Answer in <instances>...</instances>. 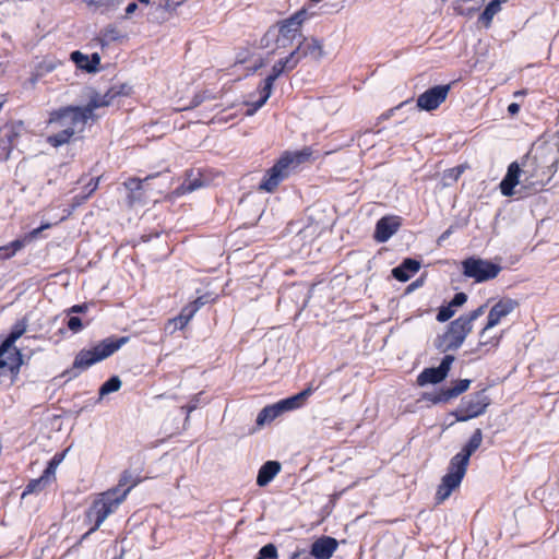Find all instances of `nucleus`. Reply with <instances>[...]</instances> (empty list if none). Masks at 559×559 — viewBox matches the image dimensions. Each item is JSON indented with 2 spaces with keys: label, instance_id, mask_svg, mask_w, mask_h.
Instances as JSON below:
<instances>
[{
  "label": "nucleus",
  "instance_id": "nucleus-1",
  "mask_svg": "<svg viewBox=\"0 0 559 559\" xmlns=\"http://www.w3.org/2000/svg\"><path fill=\"white\" fill-rule=\"evenodd\" d=\"M88 118L81 106L69 105L52 110L47 124L58 129L56 133L47 136V143L52 147L69 144L76 133H82Z\"/></svg>",
  "mask_w": 559,
  "mask_h": 559
},
{
  "label": "nucleus",
  "instance_id": "nucleus-2",
  "mask_svg": "<svg viewBox=\"0 0 559 559\" xmlns=\"http://www.w3.org/2000/svg\"><path fill=\"white\" fill-rule=\"evenodd\" d=\"M128 342L129 336H111L100 341L90 349L83 348L76 354L71 369L67 370L66 372L72 373L74 377H76L93 365L111 356Z\"/></svg>",
  "mask_w": 559,
  "mask_h": 559
},
{
  "label": "nucleus",
  "instance_id": "nucleus-3",
  "mask_svg": "<svg viewBox=\"0 0 559 559\" xmlns=\"http://www.w3.org/2000/svg\"><path fill=\"white\" fill-rule=\"evenodd\" d=\"M28 326L27 317L19 319L11 328L7 337L0 344V369L8 367L12 379H15L24 362L23 354L15 346L16 341L22 337Z\"/></svg>",
  "mask_w": 559,
  "mask_h": 559
},
{
  "label": "nucleus",
  "instance_id": "nucleus-4",
  "mask_svg": "<svg viewBox=\"0 0 559 559\" xmlns=\"http://www.w3.org/2000/svg\"><path fill=\"white\" fill-rule=\"evenodd\" d=\"M139 484V480H133L131 486L124 489L119 495V488H112L102 492L96 498L92 506L86 511V519L93 522L91 532H96L104 521L114 513L117 508L124 501L130 490Z\"/></svg>",
  "mask_w": 559,
  "mask_h": 559
},
{
  "label": "nucleus",
  "instance_id": "nucleus-5",
  "mask_svg": "<svg viewBox=\"0 0 559 559\" xmlns=\"http://www.w3.org/2000/svg\"><path fill=\"white\" fill-rule=\"evenodd\" d=\"M485 309L486 305H481L471 312L462 314L452 321L447 332L441 337L439 349L442 352L457 349L464 343L466 336L472 332L473 322L484 314Z\"/></svg>",
  "mask_w": 559,
  "mask_h": 559
},
{
  "label": "nucleus",
  "instance_id": "nucleus-6",
  "mask_svg": "<svg viewBox=\"0 0 559 559\" xmlns=\"http://www.w3.org/2000/svg\"><path fill=\"white\" fill-rule=\"evenodd\" d=\"M464 276L473 278L476 283H483L496 278L501 266L491 261L469 257L462 262Z\"/></svg>",
  "mask_w": 559,
  "mask_h": 559
},
{
  "label": "nucleus",
  "instance_id": "nucleus-7",
  "mask_svg": "<svg viewBox=\"0 0 559 559\" xmlns=\"http://www.w3.org/2000/svg\"><path fill=\"white\" fill-rule=\"evenodd\" d=\"M293 163L294 158L292 157L290 152H285L282 154L275 164L266 170L259 185V190L269 193L274 192L280 183L288 177L289 167L293 165Z\"/></svg>",
  "mask_w": 559,
  "mask_h": 559
},
{
  "label": "nucleus",
  "instance_id": "nucleus-8",
  "mask_svg": "<svg viewBox=\"0 0 559 559\" xmlns=\"http://www.w3.org/2000/svg\"><path fill=\"white\" fill-rule=\"evenodd\" d=\"M131 87L127 84H119L110 86L105 94H93L85 106H81L88 120L96 121L98 116L95 110L100 107L110 106L114 100L119 96L130 95Z\"/></svg>",
  "mask_w": 559,
  "mask_h": 559
},
{
  "label": "nucleus",
  "instance_id": "nucleus-9",
  "mask_svg": "<svg viewBox=\"0 0 559 559\" xmlns=\"http://www.w3.org/2000/svg\"><path fill=\"white\" fill-rule=\"evenodd\" d=\"M466 472L467 468L450 460L448 472L441 478V483L439 484L436 491L435 499L437 503H442L445 501L451 496V493L460 487Z\"/></svg>",
  "mask_w": 559,
  "mask_h": 559
},
{
  "label": "nucleus",
  "instance_id": "nucleus-10",
  "mask_svg": "<svg viewBox=\"0 0 559 559\" xmlns=\"http://www.w3.org/2000/svg\"><path fill=\"white\" fill-rule=\"evenodd\" d=\"M488 405L489 399L483 392H478L468 399L462 400L454 415L457 421H467L483 415Z\"/></svg>",
  "mask_w": 559,
  "mask_h": 559
},
{
  "label": "nucleus",
  "instance_id": "nucleus-11",
  "mask_svg": "<svg viewBox=\"0 0 559 559\" xmlns=\"http://www.w3.org/2000/svg\"><path fill=\"white\" fill-rule=\"evenodd\" d=\"M307 17L305 9L298 10L287 19L277 22L278 38L277 43L287 41L292 43L296 37L301 35L302 23Z\"/></svg>",
  "mask_w": 559,
  "mask_h": 559
},
{
  "label": "nucleus",
  "instance_id": "nucleus-12",
  "mask_svg": "<svg viewBox=\"0 0 559 559\" xmlns=\"http://www.w3.org/2000/svg\"><path fill=\"white\" fill-rule=\"evenodd\" d=\"M519 307V302L512 298L503 297L499 299L489 310L487 322L480 331V337L486 335V332L498 325L504 318L512 313Z\"/></svg>",
  "mask_w": 559,
  "mask_h": 559
},
{
  "label": "nucleus",
  "instance_id": "nucleus-13",
  "mask_svg": "<svg viewBox=\"0 0 559 559\" xmlns=\"http://www.w3.org/2000/svg\"><path fill=\"white\" fill-rule=\"evenodd\" d=\"M450 90V84L432 86L417 97L416 105L420 110H436L445 102Z\"/></svg>",
  "mask_w": 559,
  "mask_h": 559
},
{
  "label": "nucleus",
  "instance_id": "nucleus-14",
  "mask_svg": "<svg viewBox=\"0 0 559 559\" xmlns=\"http://www.w3.org/2000/svg\"><path fill=\"white\" fill-rule=\"evenodd\" d=\"M454 356L453 355H445L442 360H441V364L437 367V368H425L417 377V383L419 385H426V384H436V383H440L441 381H443L450 369H451V365L452 362L454 361Z\"/></svg>",
  "mask_w": 559,
  "mask_h": 559
},
{
  "label": "nucleus",
  "instance_id": "nucleus-15",
  "mask_svg": "<svg viewBox=\"0 0 559 559\" xmlns=\"http://www.w3.org/2000/svg\"><path fill=\"white\" fill-rule=\"evenodd\" d=\"M402 226V217L399 215H386L381 217L377 224L373 238L377 242L388 241Z\"/></svg>",
  "mask_w": 559,
  "mask_h": 559
},
{
  "label": "nucleus",
  "instance_id": "nucleus-16",
  "mask_svg": "<svg viewBox=\"0 0 559 559\" xmlns=\"http://www.w3.org/2000/svg\"><path fill=\"white\" fill-rule=\"evenodd\" d=\"M471 380L460 379L452 382L451 386L440 389L438 392L428 394L427 399L433 404L447 403L468 390Z\"/></svg>",
  "mask_w": 559,
  "mask_h": 559
},
{
  "label": "nucleus",
  "instance_id": "nucleus-17",
  "mask_svg": "<svg viewBox=\"0 0 559 559\" xmlns=\"http://www.w3.org/2000/svg\"><path fill=\"white\" fill-rule=\"evenodd\" d=\"M481 442L483 431L481 429L477 428L474 430V432L469 437L468 441L464 444L462 450L459 453H456L451 460L467 468L469 464V457L479 449Z\"/></svg>",
  "mask_w": 559,
  "mask_h": 559
},
{
  "label": "nucleus",
  "instance_id": "nucleus-18",
  "mask_svg": "<svg viewBox=\"0 0 559 559\" xmlns=\"http://www.w3.org/2000/svg\"><path fill=\"white\" fill-rule=\"evenodd\" d=\"M20 132L13 123L0 128V160H7L16 144Z\"/></svg>",
  "mask_w": 559,
  "mask_h": 559
},
{
  "label": "nucleus",
  "instance_id": "nucleus-19",
  "mask_svg": "<svg viewBox=\"0 0 559 559\" xmlns=\"http://www.w3.org/2000/svg\"><path fill=\"white\" fill-rule=\"evenodd\" d=\"M338 547V542L331 536L316 539L310 548V556L314 559H331Z\"/></svg>",
  "mask_w": 559,
  "mask_h": 559
},
{
  "label": "nucleus",
  "instance_id": "nucleus-20",
  "mask_svg": "<svg viewBox=\"0 0 559 559\" xmlns=\"http://www.w3.org/2000/svg\"><path fill=\"white\" fill-rule=\"evenodd\" d=\"M70 59L75 63L78 69L87 73H95L99 69L100 56L97 52L87 56L80 50H75L71 52Z\"/></svg>",
  "mask_w": 559,
  "mask_h": 559
},
{
  "label": "nucleus",
  "instance_id": "nucleus-21",
  "mask_svg": "<svg viewBox=\"0 0 559 559\" xmlns=\"http://www.w3.org/2000/svg\"><path fill=\"white\" fill-rule=\"evenodd\" d=\"M316 391V388H313L311 384H309L306 389H304L301 392L289 396L287 399L281 400L277 402V405L283 413L288 411H294L302 407L307 400L312 395V393Z\"/></svg>",
  "mask_w": 559,
  "mask_h": 559
},
{
  "label": "nucleus",
  "instance_id": "nucleus-22",
  "mask_svg": "<svg viewBox=\"0 0 559 559\" xmlns=\"http://www.w3.org/2000/svg\"><path fill=\"white\" fill-rule=\"evenodd\" d=\"M521 175V168L516 162L509 165L504 178L501 180L499 188L504 197H511L514 194V188L519 183Z\"/></svg>",
  "mask_w": 559,
  "mask_h": 559
},
{
  "label": "nucleus",
  "instance_id": "nucleus-23",
  "mask_svg": "<svg viewBox=\"0 0 559 559\" xmlns=\"http://www.w3.org/2000/svg\"><path fill=\"white\" fill-rule=\"evenodd\" d=\"M296 49L298 50L301 59L309 56L316 60H319L323 57L324 53L322 43L313 37H304Z\"/></svg>",
  "mask_w": 559,
  "mask_h": 559
},
{
  "label": "nucleus",
  "instance_id": "nucleus-24",
  "mask_svg": "<svg viewBox=\"0 0 559 559\" xmlns=\"http://www.w3.org/2000/svg\"><path fill=\"white\" fill-rule=\"evenodd\" d=\"M155 175H148L144 179L138 177H130L123 182V187L128 190V203L133 205L136 201H140L143 193V183L154 178Z\"/></svg>",
  "mask_w": 559,
  "mask_h": 559
},
{
  "label": "nucleus",
  "instance_id": "nucleus-25",
  "mask_svg": "<svg viewBox=\"0 0 559 559\" xmlns=\"http://www.w3.org/2000/svg\"><path fill=\"white\" fill-rule=\"evenodd\" d=\"M282 465L278 461H267L259 469L257 476V485L265 487L269 485L281 472Z\"/></svg>",
  "mask_w": 559,
  "mask_h": 559
},
{
  "label": "nucleus",
  "instance_id": "nucleus-26",
  "mask_svg": "<svg viewBox=\"0 0 559 559\" xmlns=\"http://www.w3.org/2000/svg\"><path fill=\"white\" fill-rule=\"evenodd\" d=\"M419 269L420 263L417 260L407 258L399 266L392 270V274L397 281L406 282L417 273Z\"/></svg>",
  "mask_w": 559,
  "mask_h": 559
},
{
  "label": "nucleus",
  "instance_id": "nucleus-27",
  "mask_svg": "<svg viewBox=\"0 0 559 559\" xmlns=\"http://www.w3.org/2000/svg\"><path fill=\"white\" fill-rule=\"evenodd\" d=\"M280 415H282V412H281L277 403H274L272 405H266L259 412L257 419H255V424L259 427H263L266 424H271Z\"/></svg>",
  "mask_w": 559,
  "mask_h": 559
},
{
  "label": "nucleus",
  "instance_id": "nucleus-28",
  "mask_svg": "<svg viewBox=\"0 0 559 559\" xmlns=\"http://www.w3.org/2000/svg\"><path fill=\"white\" fill-rule=\"evenodd\" d=\"M273 85H274L273 81H270L266 78L264 79L262 84L259 86L260 98L257 102L251 104L252 109L248 110L249 115L257 111L259 108H261L266 103V100L270 98V96L272 94Z\"/></svg>",
  "mask_w": 559,
  "mask_h": 559
},
{
  "label": "nucleus",
  "instance_id": "nucleus-29",
  "mask_svg": "<svg viewBox=\"0 0 559 559\" xmlns=\"http://www.w3.org/2000/svg\"><path fill=\"white\" fill-rule=\"evenodd\" d=\"M122 37L120 29L116 25H107L104 27L97 37L102 47L108 46L112 41H117Z\"/></svg>",
  "mask_w": 559,
  "mask_h": 559
},
{
  "label": "nucleus",
  "instance_id": "nucleus-30",
  "mask_svg": "<svg viewBox=\"0 0 559 559\" xmlns=\"http://www.w3.org/2000/svg\"><path fill=\"white\" fill-rule=\"evenodd\" d=\"M500 10L501 7L498 5V1H490L480 14L479 22L483 23L486 27H489L493 16L500 12Z\"/></svg>",
  "mask_w": 559,
  "mask_h": 559
},
{
  "label": "nucleus",
  "instance_id": "nucleus-31",
  "mask_svg": "<svg viewBox=\"0 0 559 559\" xmlns=\"http://www.w3.org/2000/svg\"><path fill=\"white\" fill-rule=\"evenodd\" d=\"M22 249L23 243L15 241V239L7 245L0 246V261H5L13 258Z\"/></svg>",
  "mask_w": 559,
  "mask_h": 559
},
{
  "label": "nucleus",
  "instance_id": "nucleus-32",
  "mask_svg": "<svg viewBox=\"0 0 559 559\" xmlns=\"http://www.w3.org/2000/svg\"><path fill=\"white\" fill-rule=\"evenodd\" d=\"M465 167L463 165H459L449 169H445L442 174V181L444 186H450L455 183L462 174L464 173Z\"/></svg>",
  "mask_w": 559,
  "mask_h": 559
},
{
  "label": "nucleus",
  "instance_id": "nucleus-33",
  "mask_svg": "<svg viewBox=\"0 0 559 559\" xmlns=\"http://www.w3.org/2000/svg\"><path fill=\"white\" fill-rule=\"evenodd\" d=\"M121 380L118 376H112L107 381H105L99 388V396H105L109 393L117 392L121 388Z\"/></svg>",
  "mask_w": 559,
  "mask_h": 559
},
{
  "label": "nucleus",
  "instance_id": "nucleus-34",
  "mask_svg": "<svg viewBox=\"0 0 559 559\" xmlns=\"http://www.w3.org/2000/svg\"><path fill=\"white\" fill-rule=\"evenodd\" d=\"M47 486L48 484L41 477L31 479L22 492V498L32 493H38L43 491Z\"/></svg>",
  "mask_w": 559,
  "mask_h": 559
},
{
  "label": "nucleus",
  "instance_id": "nucleus-35",
  "mask_svg": "<svg viewBox=\"0 0 559 559\" xmlns=\"http://www.w3.org/2000/svg\"><path fill=\"white\" fill-rule=\"evenodd\" d=\"M300 60L301 57L298 50L295 49L287 57L280 59V62L284 66L285 71H292L297 67Z\"/></svg>",
  "mask_w": 559,
  "mask_h": 559
},
{
  "label": "nucleus",
  "instance_id": "nucleus-36",
  "mask_svg": "<svg viewBox=\"0 0 559 559\" xmlns=\"http://www.w3.org/2000/svg\"><path fill=\"white\" fill-rule=\"evenodd\" d=\"M479 338L480 340L478 343V348L481 349L483 347H486L485 353H488L490 350H496L499 347L501 338H502V333L498 336H491L486 340H484L485 336L484 337L479 336Z\"/></svg>",
  "mask_w": 559,
  "mask_h": 559
},
{
  "label": "nucleus",
  "instance_id": "nucleus-37",
  "mask_svg": "<svg viewBox=\"0 0 559 559\" xmlns=\"http://www.w3.org/2000/svg\"><path fill=\"white\" fill-rule=\"evenodd\" d=\"M50 227V224H43L41 226L31 230L29 233L25 234L24 236L15 239V241H20L23 243V248L32 242L34 239H36L39 234L44 230Z\"/></svg>",
  "mask_w": 559,
  "mask_h": 559
},
{
  "label": "nucleus",
  "instance_id": "nucleus-38",
  "mask_svg": "<svg viewBox=\"0 0 559 559\" xmlns=\"http://www.w3.org/2000/svg\"><path fill=\"white\" fill-rule=\"evenodd\" d=\"M50 227V224H43L41 226L31 230L29 233L25 234L24 236L15 239V241H20L23 243V248L32 242L34 239H36L39 234L44 230Z\"/></svg>",
  "mask_w": 559,
  "mask_h": 559
},
{
  "label": "nucleus",
  "instance_id": "nucleus-39",
  "mask_svg": "<svg viewBox=\"0 0 559 559\" xmlns=\"http://www.w3.org/2000/svg\"><path fill=\"white\" fill-rule=\"evenodd\" d=\"M202 186V181L200 179H194L192 181H183L177 189L176 194L177 195H183L187 193H190L194 191L195 189L200 188Z\"/></svg>",
  "mask_w": 559,
  "mask_h": 559
},
{
  "label": "nucleus",
  "instance_id": "nucleus-40",
  "mask_svg": "<svg viewBox=\"0 0 559 559\" xmlns=\"http://www.w3.org/2000/svg\"><path fill=\"white\" fill-rule=\"evenodd\" d=\"M133 480H139V483H140L141 478H139L138 476L133 477L129 471H124L121 474L118 485L115 488H119V495H120L124 489H127L129 486H131Z\"/></svg>",
  "mask_w": 559,
  "mask_h": 559
},
{
  "label": "nucleus",
  "instance_id": "nucleus-41",
  "mask_svg": "<svg viewBox=\"0 0 559 559\" xmlns=\"http://www.w3.org/2000/svg\"><path fill=\"white\" fill-rule=\"evenodd\" d=\"M255 559H277V549L274 544L264 545L258 552Z\"/></svg>",
  "mask_w": 559,
  "mask_h": 559
},
{
  "label": "nucleus",
  "instance_id": "nucleus-42",
  "mask_svg": "<svg viewBox=\"0 0 559 559\" xmlns=\"http://www.w3.org/2000/svg\"><path fill=\"white\" fill-rule=\"evenodd\" d=\"M312 148L309 147V146H306L304 147L302 150L300 151H297L295 153H292V157L294 158V163L293 164H301V163H305L307 160H309L312 156Z\"/></svg>",
  "mask_w": 559,
  "mask_h": 559
},
{
  "label": "nucleus",
  "instance_id": "nucleus-43",
  "mask_svg": "<svg viewBox=\"0 0 559 559\" xmlns=\"http://www.w3.org/2000/svg\"><path fill=\"white\" fill-rule=\"evenodd\" d=\"M218 299V295H214L213 293H205L202 296H199L197 299L191 301L193 306L199 310L201 307H203L206 304L210 302H216Z\"/></svg>",
  "mask_w": 559,
  "mask_h": 559
},
{
  "label": "nucleus",
  "instance_id": "nucleus-44",
  "mask_svg": "<svg viewBox=\"0 0 559 559\" xmlns=\"http://www.w3.org/2000/svg\"><path fill=\"white\" fill-rule=\"evenodd\" d=\"M215 98L216 97L214 95H212L211 93H209L207 91H202L200 93H197L193 96L191 104L188 108H195V107L200 106L206 99H215Z\"/></svg>",
  "mask_w": 559,
  "mask_h": 559
},
{
  "label": "nucleus",
  "instance_id": "nucleus-45",
  "mask_svg": "<svg viewBox=\"0 0 559 559\" xmlns=\"http://www.w3.org/2000/svg\"><path fill=\"white\" fill-rule=\"evenodd\" d=\"M455 313V310L450 306H442L440 307L438 313H437V320L439 322H445L450 320Z\"/></svg>",
  "mask_w": 559,
  "mask_h": 559
},
{
  "label": "nucleus",
  "instance_id": "nucleus-46",
  "mask_svg": "<svg viewBox=\"0 0 559 559\" xmlns=\"http://www.w3.org/2000/svg\"><path fill=\"white\" fill-rule=\"evenodd\" d=\"M67 326L73 333H79L83 329V323L79 317H70Z\"/></svg>",
  "mask_w": 559,
  "mask_h": 559
},
{
  "label": "nucleus",
  "instance_id": "nucleus-47",
  "mask_svg": "<svg viewBox=\"0 0 559 559\" xmlns=\"http://www.w3.org/2000/svg\"><path fill=\"white\" fill-rule=\"evenodd\" d=\"M198 312L197 308L192 302L187 304L180 310V316H182L186 320L191 321L194 314Z\"/></svg>",
  "mask_w": 559,
  "mask_h": 559
},
{
  "label": "nucleus",
  "instance_id": "nucleus-48",
  "mask_svg": "<svg viewBox=\"0 0 559 559\" xmlns=\"http://www.w3.org/2000/svg\"><path fill=\"white\" fill-rule=\"evenodd\" d=\"M283 72H285L284 66H282V63L278 60L272 67L271 73L266 76V79L275 82Z\"/></svg>",
  "mask_w": 559,
  "mask_h": 559
},
{
  "label": "nucleus",
  "instance_id": "nucleus-49",
  "mask_svg": "<svg viewBox=\"0 0 559 559\" xmlns=\"http://www.w3.org/2000/svg\"><path fill=\"white\" fill-rule=\"evenodd\" d=\"M124 0H104V7H103V13L107 14L111 11H115L118 9V7L123 2Z\"/></svg>",
  "mask_w": 559,
  "mask_h": 559
},
{
  "label": "nucleus",
  "instance_id": "nucleus-50",
  "mask_svg": "<svg viewBox=\"0 0 559 559\" xmlns=\"http://www.w3.org/2000/svg\"><path fill=\"white\" fill-rule=\"evenodd\" d=\"M56 467L48 464L40 477L44 478V480L49 485L51 481L56 479Z\"/></svg>",
  "mask_w": 559,
  "mask_h": 559
},
{
  "label": "nucleus",
  "instance_id": "nucleus-51",
  "mask_svg": "<svg viewBox=\"0 0 559 559\" xmlns=\"http://www.w3.org/2000/svg\"><path fill=\"white\" fill-rule=\"evenodd\" d=\"M544 175H546V178L531 180V181H528V183L532 185V186H537L539 188H543L544 186H546L550 181V179H551V177L554 175V171H551V169L549 168L547 170V173L544 171Z\"/></svg>",
  "mask_w": 559,
  "mask_h": 559
},
{
  "label": "nucleus",
  "instance_id": "nucleus-52",
  "mask_svg": "<svg viewBox=\"0 0 559 559\" xmlns=\"http://www.w3.org/2000/svg\"><path fill=\"white\" fill-rule=\"evenodd\" d=\"M466 300L467 295L465 293H456L449 305L454 309V307L463 306Z\"/></svg>",
  "mask_w": 559,
  "mask_h": 559
},
{
  "label": "nucleus",
  "instance_id": "nucleus-53",
  "mask_svg": "<svg viewBox=\"0 0 559 559\" xmlns=\"http://www.w3.org/2000/svg\"><path fill=\"white\" fill-rule=\"evenodd\" d=\"M86 5L96 13H103L104 0H84Z\"/></svg>",
  "mask_w": 559,
  "mask_h": 559
},
{
  "label": "nucleus",
  "instance_id": "nucleus-54",
  "mask_svg": "<svg viewBox=\"0 0 559 559\" xmlns=\"http://www.w3.org/2000/svg\"><path fill=\"white\" fill-rule=\"evenodd\" d=\"M98 185H99V177L97 178H92L88 183L86 185L85 189L87 191V194L85 195V199L88 198L91 194H93L97 188H98Z\"/></svg>",
  "mask_w": 559,
  "mask_h": 559
},
{
  "label": "nucleus",
  "instance_id": "nucleus-55",
  "mask_svg": "<svg viewBox=\"0 0 559 559\" xmlns=\"http://www.w3.org/2000/svg\"><path fill=\"white\" fill-rule=\"evenodd\" d=\"M169 322L174 323L176 329L182 330L189 324L190 321L186 320L182 316L178 314L177 317L173 318Z\"/></svg>",
  "mask_w": 559,
  "mask_h": 559
},
{
  "label": "nucleus",
  "instance_id": "nucleus-56",
  "mask_svg": "<svg viewBox=\"0 0 559 559\" xmlns=\"http://www.w3.org/2000/svg\"><path fill=\"white\" fill-rule=\"evenodd\" d=\"M198 407V397L195 396L192 401H190L187 405L181 406V409L189 417L190 413H192Z\"/></svg>",
  "mask_w": 559,
  "mask_h": 559
},
{
  "label": "nucleus",
  "instance_id": "nucleus-57",
  "mask_svg": "<svg viewBox=\"0 0 559 559\" xmlns=\"http://www.w3.org/2000/svg\"><path fill=\"white\" fill-rule=\"evenodd\" d=\"M88 309V305L86 302L73 305L69 310L68 313H84Z\"/></svg>",
  "mask_w": 559,
  "mask_h": 559
},
{
  "label": "nucleus",
  "instance_id": "nucleus-58",
  "mask_svg": "<svg viewBox=\"0 0 559 559\" xmlns=\"http://www.w3.org/2000/svg\"><path fill=\"white\" fill-rule=\"evenodd\" d=\"M63 457V453H56L53 457L48 462V464L57 468L58 465L62 462Z\"/></svg>",
  "mask_w": 559,
  "mask_h": 559
},
{
  "label": "nucleus",
  "instance_id": "nucleus-59",
  "mask_svg": "<svg viewBox=\"0 0 559 559\" xmlns=\"http://www.w3.org/2000/svg\"><path fill=\"white\" fill-rule=\"evenodd\" d=\"M136 9H138V4L134 1L130 2L126 8L124 17H127V19L130 17L136 11Z\"/></svg>",
  "mask_w": 559,
  "mask_h": 559
},
{
  "label": "nucleus",
  "instance_id": "nucleus-60",
  "mask_svg": "<svg viewBox=\"0 0 559 559\" xmlns=\"http://www.w3.org/2000/svg\"><path fill=\"white\" fill-rule=\"evenodd\" d=\"M520 111V105L518 103H511L509 106H508V112L510 114V116H515L518 115Z\"/></svg>",
  "mask_w": 559,
  "mask_h": 559
},
{
  "label": "nucleus",
  "instance_id": "nucleus-61",
  "mask_svg": "<svg viewBox=\"0 0 559 559\" xmlns=\"http://www.w3.org/2000/svg\"><path fill=\"white\" fill-rule=\"evenodd\" d=\"M290 559H309V556L306 555L305 550L295 551Z\"/></svg>",
  "mask_w": 559,
  "mask_h": 559
},
{
  "label": "nucleus",
  "instance_id": "nucleus-62",
  "mask_svg": "<svg viewBox=\"0 0 559 559\" xmlns=\"http://www.w3.org/2000/svg\"><path fill=\"white\" fill-rule=\"evenodd\" d=\"M452 233H453V228L452 227L448 228L445 231H443L441 234V236L439 237V240L447 239Z\"/></svg>",
  "mask_w": 559,
  "mask_h": 559
},
{
  "label": "nucleus",
  "instance_id": "nucleus-63",
  "mask_svg": "<svg viewBox=\"0 0 559 559\" xmlns=\"http://www.w3.org/2000/svg\"><path fill=\"white\" fill-rule=\"evenodd\" d=\"M527 94V91L526 90H519V91H515L513 93V96L514 97H519V96H525Z\"/></svg>",
  "mask_w": 559,
  "mask_h": 559
},
{
  "label": "nucleus",
  "instance_id": "nucleus-64",
  "mask_svg": "<svg viewBox=\"0 0 559 559\" xmlns=\"http://www.w3.org/2000/svg\"><path fill=\"white\" fill-rule=\"evenodd\" d=\"M393 112V109L388 110L386 112L380 116V119H389Z\"/></svg>",
  "mask_w": 559,
  "mask_h": 559
}]
</instances>
